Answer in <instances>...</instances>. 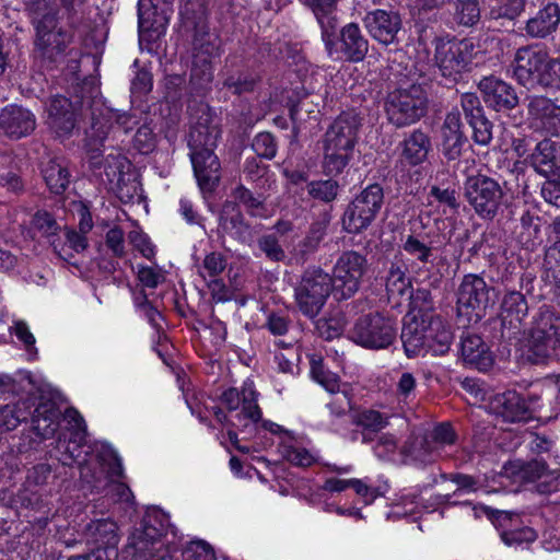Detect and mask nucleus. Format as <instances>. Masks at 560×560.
Returning a JSON list of instances; mask_svg holds the SVG:
<instances>
[{
  "mask_svg": "<svg viewBox=\"0 0 560 560\" xmlns=\"http://www.w3.org/2000/svg\"><path fill=\"white\" fill-rule=\"evenodd\" d=\"M512 66L515 80L527 89L560 85V59L538 45L520 47Z\"/></svg>",
  "mask_w": 560,
  "mask_h": 560,
  "instance_id": "4",
  "label": "nucleus"
},
{
  "mask_svg": "<svg viewBox=\"0 0 560 560\" xmlns=\"http://www.w3.org/2000/svg\"><path fill=\"white\" fill-rule=\"evenodd\" d=\"M180 16L187 27L194 30V48L197 55H202L203 62L219 55L220 38L215 32L209 30L206 8L196 0L186 1L180 8Z\"/></svg>",
  "mask_w": 560,
  "mask_h": 560,
  "instance_id": "11",
  "label": "nucleus"
},
{
  "mask_svg": "<svg viewBox=\"0 0 560 560\" xmlns=\"http://www.w3.org/2000/svg\"><path fill=\"white\" fill-rule=\"evenodd\" d=\"M234 199L243 205L247 212L254 217H262L265 213L264 200L260 195H254L243 185L237 186L233 191Z\"/></svg>",
  "mask_w": 560,
  "mask_h": 560,
  "instance_id": "46",
  "label": "nucleus"
},
{
  "mask_svg": "<svg viewBox=\"0 0 560 560\" xmlns=\"http://www.w3.org/2000/svg\"><path fill=\"white\" fill-rule=\"evenodd\" d=\"M409 298L412 311H418L421 313V316L432 315L434 302L430 290L419 288L415 292H411Z\"/></svg>",
  "mask_w": 560,
  "mask_h": 560,
  "instance_id": "53",
  "label": "nucleus"
},
{
  "mask_svg": "<svg viewBox=\"0 0 560 560\" xmlns=\"http://www.w3.org/2000/svg\"><path fill=\"white\" fill-rule=\"evenodd\" d=\"M429 350L434 354H444L448 351L453 340L450 324L441 315L421 316Z\"/></svg>",
  "mask_w": 560,
  "mask_h": 560,
  "instance_id": "26",
  "label": "nucleus"
},
{
  "mask_svg": "<svg viewBox=\"0 0 560 560\" xmlns=\"http://www.w3.org/2000/svg\"><path fill=\"white\" fill-rule=\"evenodd\" d=\"M467 142L462 130L460 114L457 109L450 112L442 126V152L447 161L457 160Z\"/></svg>",
  "mask_w": 560,
  "mask_h": 560,
  "instance_id": "24",
  "label": "nucleus"
},
{
  "mask_svg": "<svg viewBox=\"0 0 560 560\" xmlns=\"http://www.w3.org/2000/svg\"><path fill=\"white\" fill-rule=\"evenodd\" d=\"M425 434L430 439L431 446L435 450L438 458L442 456L446 446H451L456 442V434L448 423H440Z\"/></svg>",
  "mask_w": 560,
  "mask_h": 560,
  "instance_id": "44",
  "label": "nucleus"
},
{
  "mask_svg": "<svg viewBox=\"0 0 560 560\" xmlns=\"http://www.w3.org/2000/svg\"><path fill=\"white\" fill-rule=\"evenodd\" d=\"M255 153L265 159H272L277 153V143L270 132L258 133L252 143Z\"/></svg>",
  "mask_w": 560,
  "mask_h": 560,
  "instance_id": "57",
  "label": "nucleus"
},
{
  "mask_svg": "<svg viewBox=\"0 0 560 560\" xmlns=\"http://www.w3.org/2000/svg\"><path fill=\"white\" fill-rule=\"evenodd\" d=\"M154 145L155 137L153 130L147 125L139 127L133 136V147L140 153L147 154L154 149Z\"/></svg>",
  "mask_w": 560,
  "mask_h": 560,
  "instance_id": "63",
  "label": "nucleus"
},
{
  "mask_svg": "<svg viewBox=\"0 0 560 560\" xmlns=\"http://www.w3.org/2000/svg\"><path fill=\"white\" fill-rule=\"evenodd\" d=\"M429 198H432L438 203L448 208L451 212L455 213L458 211L459 201L458 194L454 188H443L436 185H433L430 188Z\"/></svg>",
  "mask_w": 560,
  "mask_h": 560,
  "instance_id": "51",
  "label": "nucleus"
},
{
  "mask_svg": "<svg viewBox=\"0 0 560 560\" xmlns=\"http://www.w3.org/2000/svg\"><path fill=\"white\" fill-rule=\"evenodd\" d=\"M460 106L467 121L485 116L479 97L475 93H464L460 96Z\"/></svg>",
  "mask_w": 560,
  "mask_h": 560,
  "instance_id": "61",
  "label": "nucleus"
},
{
  "mask_svg": "<svg viewBox=\"0 0 560 560\" xmlns=\"http://www.w3.org/2000/svg\"><path fill=\"white\" fill-rule=\"evenodd\" d=\"M98 548H116L118 544L117 524L112 520H97L90 526Z\"/></svg>",
  "mask_w": 560,
  "mask_h": 560,
  "instance_id": "39",
  "label": "nucleus"
},
{
  "mask_svg": "<svg viewBox=\"0 0 560 560\" xmlns=\"http://www.w3.org/2000/svg\"><path fill=\"white\" fill-rule=\"evenodd\" d=\"M363 24L373 39L388 46L397 40L401 19L397 12L376 9L365 14Z\"/></svg>",
  "mask_w": 560,
  "mask_h": 560,
  "instance_id": "19",
  "label": "nucleus"
},
{
  "mask_svg": "<svg viewBox=\"0 0 560 560\" xmlns=\"http://www.w3.org/2000/svg\"><path fill=\"white\" fill-rule=\"evenodd\" d=\"M219 118L208 105L200 104L191 116L188 136L190 160L201 189H213L220 179V162L213 152L220 138Z\"/></svg>",
  "mask_w": 560,
  "mask_h": 560,
  "instance_id": "2",
  "label": "nucleus"
},
{
  "mask_svg": "<svg viewBox=\"0 0 560 560\" xmlns=\"http://www.w3.org/2000/svg\"><path fill=\"white\" fill-rule=\"evenodd\" d=\"M478 86L485 103L497 112L511 110L518 104L514 88L497 77L483 78Z\"/></svg>",
  "mask_w": 560,
  "mask_h": 560,
  "instance_id": "22",
  "label": "nucleus"
},
{
  "mask_svg": "<svg viewBox=\"0 0 560 560\" xmlns=\"http://www.w3.org/2000/svg\"><path fill=\"white\" fill-rule=\"evenodd\" d=\"M396 336V320L378 313L359 318L351 331V338L355 343L370 349L387 348Z\"/></svg>",
  "mask_w": 560,
  "mask_h": 560,
  "instance_id": "15",
  "label": "nucleus"
},
{
  "mask_svg": "<svg viewBox=\"0 0 560 560\" xmlns=\"http://www.w3.org/2000/svg\"><path fill=\"white\" fill-rule=\"evenodd\" d=\"M399 147L402 160L411 166H417L427 160L432 143L424 131L415 129L399 143Z\"/></svg>",
  "mask_w": 560,
  "mask_h": 560,
  "instance_id": "31",
  "label": "nucleus"
},
{
  "mask_svg": "<svg viewBox=\"0 0 560 560\" xmlns=\"http://www.w3.org/2000/svg\"><path fill=\"white\" fill-rule=\"evenodd\" d=\"M128 238L130 244L139 250L143 257L147 259H152L154 257V246L144 233L138 230H132L129 232Z\"/></svg>",
  "mask_w": 560,
  "mask_h": 560,
  "instance_id": "64",
  "label": "nucleus"
},
{
  "mask_svg": "<svg viewBox=\"0 0 560 560\" xmlns=\"http://www.w3.org/2000/svg\"><path fill=\"white\" fill-rule=\"evenodd\" d=\"M527 118L532 128L547 135L560 136V105L544 95L525 98Z\"/></svg>",
  "mask_w": 560,
  "mask_h": 560,
  "instance_id": "17",
  "label": "nucleus"
},
{
  "mask_svg": "<svg viewBox=\"0 0 560 560\" xmlns=\"http://www.w3.org/2000/svg\"><path fill=\"white\" fill-rule=\"evenodd\" d=\"M532 164L546 177L560 174V142L550 139L538 142L532 155Z\"/></svg>",
  "mask_w": 560,
  "mask_h": 560,
  "instance_id": "29",
  "label": "nucleus"
},
{
  "mask_svg": "<svg viewBox=\"0 0 560 560\" xmlns=\"http://www.w3.org/2000/svg\"><path fill=\"white\" fill-rule=\"evenodd\" d=\"M520 477L526 482H535L549 476V469L542 460H530L520 467Z\"/></svg>",
  "mask_w": 560,
  "mask_h": 560,
  "instance_id": "56",
  "label": "nucleus"
},
{
  "mask_svg": "<svg viewBox=\"0 0 560 560\" xmlns=\"http://www.w3.org/2000/svg\"><path fill=\"white\" fill-rule=\"evenodd\" d=\"M390 416L375 409H362L353 416V423L362 429V442L373 441L372 434L381 432L389 424Z\"/></svg>",
  "mask_w": 560,
  "mask_h": 560,
  "instance_id": "35",
  "label": "nucleus"
},
{
  "mask_svg": "<svg viewBox=\"0 0 560 560\" xmlns=\"http://www.w3.org/2000/svg\"><path fill=\"white\" fill-rule=\"evenodd\" d=\"M306 189L313 199L329 203L337 198L340 186L334 179H319L307 183Z\"/></svg>",
  "mask_w": 560,
  "mask_h": 560,
  "instance_id": "42",
  "label": "nucleus"
},
{
  "mask_svg": "<svg viewBox=\"0 0 560 560\" xmlns=\"http://www.w3.org/2000/svg\"><path fill=\"white\" fill-rule=\"evenodd\" d=\"M225 269V260L220 253L212 252L208 254L199 269V273L203 279L209 278L215 288H222L223 284L215 278Z\"/></svg>",
  "mask_w": 560,
  "mask_h": 560,
  "instance_id": "45",
  "label": "nucleus"
},
{
  "mask_svg": "<svg viewBox=\"0 0 560 560\" xmlns=\"http://www.w3.org/2000/svg\"><path fill=\"white\" fill-rule=\"evenodd\" d=\"M417 380L410 372H404L397 384L396 395L399 401L409 402L416 397Z\"/></svg>",
  "mask_w": 560,
  "mask_h": 560,
  "instance_id": "58",
  "label": "nucleus"
},
{
  "mask_svg": "<svg viewBox=\"0 0 560 560\" xmlns=\"http://www.w3.org/2000/svg\"><path fill=\"white\" fill-rule=\"evenodd\" d=\"M464 197L481 219L492 220L504 197L498 180L483 174L470 175L464 182Z\"/></svg>",
  "mask_w": 560,
  "mask_h": 560,
  "instance_id": "9",
  "label": "nucleus"
},
{
  "mask_svg": "<svg viewBox=\"0 0 560 560\" xmlns=\"http://www.w3.org/2000/svg\"><path fill=\"white\" fill-rule=\"evenodd\" d=\"M11 335H14L18 340L23 345L27 355L31 360L37 358V348L35 347V337L31 332L30 327L23 320H16L12 327H10Z\"/></svg>",
  "mask_w": 560,
  "mask_h": 560,
  "instance_id": "49",
  "label": "nucleus"
},
{
  "mask_svg": "<svg viewBox=\"0 0 560 560\" xmlns=\"http://www.w3.org/2000/svg\"><path fill=\"white\" fill-rule=\"evenodd\" d=\"M384 202L381 185L371 184L349 203L343 214V225L350 233L368 229L375 220Z\"/></svg>",
  "mask_w": 560,
  "mask_h": 560,
  "instance_id": "13",
  "label": "nucleus"
},
{
  "mask_svg": "<svg viewBox=\"0 0 560 560\" xmlns=\"http://www.w3.org/2000/svg\"><path fill=\"white\" fill-rule=\"evenodd\" d=\"M301 2L310 8L314 13L320 30L322 35L326 31L336 30L338 25V18L336 15L337 0H301Z\"/></svg>",
  "mask_w": 560,
  "mask_h": 560,
  "instance_id": "36",
  "label": "nucleus"
},
{
  "mask_svg": "<svg viewBox=\"0 0 560 560\" xmlns=\"http://www.w3.org/2000/svg\"><path fill=\"white\" fill-rule=\"evenodd\" d=\"M559 25L560 5L549 1L527 19L522 30L530 39H549L553 37Z\"/></svg>",
  "mask_w": 560,
  "mask_h": 560,
  "instance_id": "20",
  "label": "nucleus"
},
{
  "mask_svg": "<svg viewBox=\"0 0 560 560\" xmlns=\"http://www.w3.org/2000/svg\"><path fill=\"white\" fill-rule=\"evenodd\" d=\"M283 458L298 467H310L316 463V456L304 447L284 445L282 448Z\"/></svg>",
  "mask_w": 560,
  "mask_h": 560,
  "instance_id": "50",
  "label": "nucleus"
},
{
  "mask_svg": "<svg viewBox=\"0 0 560 560\" xmlns=\"http://www.w3.org/2000/svg\"><path fill=\"white\" fill-rule=\"evenodd\" d=\"M331 276L320 267H308L294 287V300L299 311L313 319L319 315L330 293L334 292Z\"/></svg>",
  "mask_w": 560,
  "mask_h": 560,
  "instance_id": "7",
  "label": "nucleus"
},
{
  "mask_svg": "<svg viewBox=\"0 0 560 560\" xmlns=\"http://www.w3.org/2000/svg\"><path fill=\"white\" fill-rule=\"evenodd\" d=\"M110 126L103 118H93L91 128L86 131L88 145L91 150L98 151L103 141L107 138Z\"/></svg>",
  "mask_w": 560,
  "mask_h": 560,
  "instance_id": "52",
  "label": "nucleus"
},
{
  "mask_svg": "<svg viewBox=\"0 0 560 560\" xmlns=\"http://www.w3.org/2000/svg\"><path fill=\"white\" fill-rule=\"evenodd\" d=\"M460 353L467 365L481 372L488 371L494 362L492 352L478 335L466 334L462 337Z\"/></svg>",
  "mask_w": 560,
  "mask_h": 560,
  "instance_id": "25",
  "label": "nucleus"
},
{
  "mask_svg": "<svg viewBox=\"0 0 560 560\" xmlns=\"http://www.w3.org/2000/svg\"><path fill=\"white\" fill-rule=\"evenodd\" d=\"M560 357V316L548 306L539 308L527 343L526 359L545 364Z\"/></svg>",
  "mask_w": 560,
  "mask_h": 560,
  "instance_id": "5",
  "label": "nucleus"
},
{
  "mask_svg": "<svg viewBox=\"0 0 560 560\" xmlns=\"http://www.w3.org/2000/svg\"><path fill=\"white\" fill-rule=\"evenodd\" d=\"M428 109V93L423 84L401 83L388 93L385 112L389 122L398 128L419 121Z\"/></svg>",
  "mask_w": 560,
  "mask_h": 560,
  "instance_id": "6",
  "label": "nucleus"
},
{
  "mask_svg": "<svg viewBox=\"0 0 560 560\" xmlns=\"http://www.w3.org/2000/svg\"><path fill=\"white\" fill-rule=\"evenodd\" d=\"M56 14L48 12L37 21V45L44 50V54L52 56L54 52L63 51L68 35L61 31L55 32Z\"/></svg>",
  "mask_w": 560,
  "mask_h": 560,
  "instance_id": "28",
  "label": "nucleus"
},
{
  "mask_svg": "<svg viewBox=\"0 0 560 560\" xmlns=\"http://www.w3.org/2000/svg\"><path fill=\"white\" fill-rule=\"evenodd\" d=\"M311 375L312 378L322 385L327 392L331 394L339 393L340 381L338 375L326 371L320 358L313 357L311 359Z\"/></svg>",
  "mask_w": 560,
  "mask_h": 560,
  "instance_id": "43",
  "label": "nucleus"
},
{
  "mask_svg": "<svg viewBox=\"0 0 560 560\" xmlns=\"http://www.w3.org/2000/svg\"><path fill=\"white\" fill-rule=\"evenodd\" d=\"M475 55V44L470 39H436L434 60L441 74L456 81L469 68Z\"/></svg>",
  "mask_w": 560,
  "mask_h": 560,
  "instance_id": "14",
  "label": "nucleus"
},
{
  "mask_svg": "<svg viewBox=\"0 0 560 560\" xmlns=\"http://www.w3.org/2000/svg\"><path fill=\"white\" fill-rule=\"evenodd\" d=\"M366 257L357 250H345L332 268L334 293L339 300L354 295L368 271Z\"/></svg>",
  "mask_w": 560,
  "mask_h": 560,
  "instance_id": "12",
  "label": "nucleus"
},
{
  "mask_svg": "<svg viewBox=\"0 0 560 560\" xmlns=\"http://www.w3.org/2000/svg\"><path fill=\"white\" fill-rule=\"evenodd\" d=\"M257 392L253 383H244L238 389L230 387L221 395V402L230 412V418L222 411L217 412L219 420H225L236 428H247L261 420V410L257 404Z\"/></svg>",
  "mask_w": 560,
  "mask_h": 560,
  "instance_id": "8",
  "label": "nucleus"
},
{
  "mask_svg": "<svg viewBox=\"0 0 560 560\" xmlns=\"http://www.w3.org/2000/svg\"><path fill=\"white\" fill-rule=\"evenodd\" d=\"M402 249L422 265L430 262L433 256L431 242H427L416 234H409L405 237Z\"/></svg>",
  "mask_w": 560,
  "mask_h": 560,
  "instance_id": "40",
  "label": "nucleus"
},
{
  "mask_svg": "<svg viewBox=\"0 0 560 560\" xmlns=\"http://www.w3.org/2000/svg\"><path fill=\"white\" fill-rule=\"evenodd\" d=\"M164 527L161 524L159 527L152 523V517L148 516L143 520L141 527L136 529L129 537L128 548L133 550L132 556L145 557V553L153 556V551L160 552L163 549L161 541L164 535Z\"/></svg>",
  "mask_w": 560,
  "mask_h": 560,
  "instance_id": "23",
  "label": "nucleus"
},
{
  "mask_svg": "<svg viewBox=\"0 0 560 560\" xmlns=\"http://www.w3.org/2000/svg\"><path fill=\"white\" fill-rule=\"evenodd\" d=\"M528 314V304L525 296L517 291L508 292L501 303L502 326L520 330L522 322Z\"/></svg>",
  "mask_w": 560,
  "mask_h": 560,
  "instance_id": "32",
  "label": "nucleus"
},
{
  "mask_svg": "<svg viewBox=\"0 0 560 560\" xmlns=\"http://www.w3.org/2000/svg\"><path fill=\"white\" fill-rule=\"evenodd\" d=\"M486 409L504 422H523L530 418L525 400L514 390L494 393Z\"/></svg>",
  "mask_w": 560,
  "mask_h": 560,
  "instance_id": "21",
  "label": "nucleus"
},
{
  "mask_svg": "<svg viewBox=\"0 0 560 560\" xmlns=\"http://www.w3.org/2000/svg\"><path fill=\"white\" fill-rule=\"evenodd\" d=\"M335 31H326L322 35L328 56L334 60L363 61L369 52V40L359 24L350 22L342 26L338 38L335 37Z\"/></svg>",
  "mask_w": 560,
  "mask_h": 560,
  "instance_id": "10",
  "label": "nucleus"
},
{
  "mask_svg": "<svg viewBox=\"0 0 560 560\" xmlns=\"http://www.w3.org/2000/svg\"><path fill=\"white\" fill-rule=\"evenodd\" d=\"M220 226L223 231L242 243H246L250 238L249 224L245 221L237 205L233 201H226L223 205L220 215Z\"/></svg>",
  "mask_w": 560,
  "mask_h": 560,
  "instance_id": "33",
  "label": "nucleus"
},
{
  "mask_svg": "<svg viewBox=\"0 0 560 560\" xmlns=\"http://www.w3.org/2000/svg\"><path fill=\"white\" fill-rule=\"evenodd\" d=\"M48 128L59 139H68L78 126V113L73 103L65 96H54L47 106Z\"/></svg>",
  "mask_w": 560,
  "mask_h": 560,
  "instance_id": "18",
  "label": "nucleus"
},
{
  "mask_svg": "<svg viewBox=\"0 0 560 560\" xmlns=\"http://www.w3.org/2000/svg\"><path fill=\"white\" fill-rule=\"evenodd\" d=\"M67 166L58 160H50L43 168V177L54 194H61L69 184Z\"/></svg>",
  "mask_w": 560,
  "mask_h": 560,
  "instance_id": "37",
  "label": "nucleus"
},
{
  "mask_svg": "<svg viewBox=\"0 0 560 560\" xmlns=\"http://www.w3.org/2000/svg\"><path fill=\"white\" fill-rule=\"evenodd\" d=\"M490 288L482 277L478 275L464 276L457 290V312L459 315L466 311L474 312L475 320H479L490 302Z\"/></svg>",
  "mask_w": 560,
  "mask_h": 560,
  "instance_id": "16",
  "label": "nucleus"
},
{
  "mask_svg": "<svg viewBox=\"0 0 560 560\" xmlns=\"http://www.w3.org/2000/svg\"><path fill=\"white\" fill-rule=\"evenodd\" d=\"M361 118L354 112L341 113L328 127L323 140V167L327 175H338L352 159Z\"/></svg>",
  "mask_w": 560,
  "mask_h": 560,
  "instance_id": "3",
  "label": "nucleus"
},
{
  "mask_svg": "<svg viewBox=\"0 0 560 560\" xmlns=\"http://www.w3.org/2000/svg\"><path fill=\"white\" fill-rule=\"evenodd\" d=\"M258 248L266 258L271 261L280 262L285 259V252L280 245L279 238L275 234H265L257 241Z\"/></svg>",
  "mask_w": 560,
  "mask_h": 560,
  "instance_id": "48",
  "label": "nucleus"
},
{
  "mask_svg": "<svg viewBox=\"0 0 560 560\" xmlns=\"http://www.w3.org/2000/svg\"><path fill=\"white\" fill-rule=\"evenodd\" d=\"M35 386L31 376L20 372L16 377L2 376V396L5 394L21 395L13 405L2 407V428L10 431L15 429L22 421L32 413V427L42 439L51 438L58 429L59 409L56 402L46 397L42 390L34 392Z\"/></svg>",
  "mask_w": 560,
  "mask_h": 560,
  "instance_id": "1",
  "label": "nucleus"
},
{
  "mask_svg": "<svg viewBox=\"0 0 560 560\" xmlns=\"http://www.w3.org/2000/svg\"><path fill=\"white\" fill-rule=\"evenodd\" d=\"M462 388L475 399V402L489 404L494 392L482 381L474 377H465L460 382Z\"/></svg>",
  "mask_w": 560,
  "mask_h": 560,
  "instance_id": "47",
  "label": "nucleus"
},
{
  "mask_svg": "<svg viewBox=\"0 0 560 560\" xmlns=\"http://www.w3.org/2000/svg\"><path fill=\"white\" fill-rule=\"evenodd\" d=\"M472 128V139L480 145H488L492 140V124L481 116L480 118L468 121Z\"/></svg>",
  "mask_w": 560,
  "mask_h": 560,
  "instance_id": "59",
  "label": "nucleus"
},
{
  "mask_svg": "<svg viewBox=\"0 0 560 560\" xmlns=\"http://www.w3.org/2000/svg\"><path fill=\"white\" fill-rule=\"evenodd\" d=\"M454 5V19L464 26H472L480 20L478 0H450Z\"/></svg>",
  "mask_w": 560,
  "mask_h": 560,
  "instance_id": "41",
  "label": "nucleus"
},
{
  "mask_svg": "<svg viewBox=\"0 0 560 560\" xmlns=\"http://www.w3.org/2000/svg\"><path fill=\"white\" fill-rule=\"evenodd\" d=\"M399 453L404 464L427 465L439 459L425 433L410 434L400 447Z\"/></svg>",
  "mask_w": 560,
  "mask_h": 560,
  "instance_id": "27",
  "label": "nucleus"
},
{
  "mask_svg": "<svg viewBox=\"0 0 560 560\" xmlns=\"http://www.w3.org/2000/svg\"><path fill=\"white\" fill-rule=\"evenodd\" d=\"M502 540L509 546L532 542L537 538L536 532L530 527L505 530L501 534Z\"/></svg>",
  "mask_w": 560,
  "mask_h": 560,
  "instance_id": "62",
  "label": "nucleus"
},
{
  "mask_svg": "<svg viewBox=\"0 0 560 560\" xmlns=\"http://www.w3.org/2000/svg\"><path fill=\"white\" fill-rule=\"evenodd\" d=\"M34 115L22 107L10 106L2 110V130L10 138L19 139L35 129Z\"/></svg>",
  "mask_w": 560,
  "mask_h": 560,
  "instance_id": "30",
  "label": "nucleus"
},
{
  "mask_svg": "<svg viewBox=\"0 0 560 560\" xmlns=\"http://www.w3.org/2000/svg\"><path fill=\"white\" fill-rule=\"evenodd\" d=\"M398 448L397 438L392 433H383L381 434L373 445L374 454L384 460L393 459L396 451Z\"/></svg>",
  "mask_w": 560,
  "mask_h": 560,
  "instance_id": "54",
  "label": "nucleus"
},
{
  "mask_svg": "<svg viewBox=\"0 0 560 560\" xmlns=\"http://www.w3.org/2000/svg\"><path fill=\"white\" fill-rule=\"evenodd\" d=\"M400 338L408 358L418 355L423 349L429 350V341L421 317H413L411 320L406 322L402 326Z\"/></svg>",
  "mask_w": 560,
  "mask_h": 560,
  "instance_id": "34",
  "label": "nucleus"
},
{
  "mask_svg": "<svg viewBox=\"0 0 560 560\" xmlns=\"http://www.w3.org/2000/svg\"><path fill=\"white\" fill-rule=\"evenodd\" d=\"M32 226L46 237L55 236L60 226L47 211H37L32 219Z\"/></svg>",
  "mask_w": 560,
  "mask_h": 560,
  "instance_id": "55",
  "label": "nucleus"
},
{
  "mask_svg": "<svg viewBox=\"0 0 560 560\" xmlns=\"http://www.w3.org/2000/svg\"><path fill=\"white\" fill-rule=\"evenodd\" d=\"M386 291L390 296H400L411 290L410 278L406 275L404 264L392 262L386 277Z\"/></svg>",
  "mask_w": 560,
  "mask_h": 560,
  "instance_id": "38",
  "label": "nucleus"
},
{
  "mask_svg": "<svg viewBox=\"0 0 560 560\" xmlns=\"http://www.w3.org/2000/svg\"><path fill=\"white\" fill-rule=\"evenodd\" d=\"M188 560H215L213 548L205 540L191 541L185 549Z\"/></svg>",
  "mask_w": 560,
  "mask_h": 560,
  "instance_id": "60",
  "label": "nucleus"
}]
</instances>
